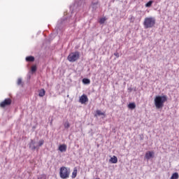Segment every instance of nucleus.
Wrapping results in <instances>:
<instances>
[{
	"label": "nucleus",
	"mask_w": 179,
	"mask_h": 179,
	"mask_svg": "<svg viewBox=\"0 0 179 179\" xmlns=\"http://www.w3.org/2000/svg\"><path fill=\"white\" fill-rule=\"evenodd\" d=\"M110 163L115 164V163L118 162V158H117V157L115 156H113V157L110 158Z\"/></svg>",
	"instance_id": "obj_13"
},
{
	"label": "nucleus",
	"mask_w": 179,
	"mask_h": 179,
	"mask_svg": "<svg viewBox=\"0 0 179 179\" xmlns=\"http://www.w3.org/2000/svg\"><path fill=\"white\" fill-rule=\"evenodd\" d=\"M26 61L27 62H34V57L33 56H29L26 57Z\"/></svg>",
	"instance_id": "obj_14"
},
{
	"label": "nucleus",
	"mask_w": 179,
	"mask_h": 179,
	"mask_svg": "<svg viewBox=\"0 0 179 179\" xmlns=\"http://www.w3.org/2000/svg\"><path fill=\"white\" fill-rule=\"evenodd\" d=\"M156 108H163L164 103L167 101V96H157L154 100Z\"/></svg>",
	"instance_id": "obj_1"
},
{
	"label": "nucleus",
	"mask_w": 179,
	"mask_h": 179,
	"mask_svg": "<svg viewBox=\"0 0 179 179\" xmlns=\"http://www.w3.org/2000/svg\"><path fill=\"white\" fill-rule=\"evenodd\" d=\"M97 115H104V113L101 112V110H96Z\"/></svg>",
	"instance_id": "obj_24"
},
{
	"label": "nucleus",
	"mask_w": 179,
	"mask_h": 179,
	"mask_svg": "<svg viewBox=\"0 0 179 179\" xmlns=\"http://www.w3.org/2000/svg\"><path fill=\"white\" fill-rule=\"evenodd\" d=\"M76 6H79V3H78V2L74 3L73 7V9H75L76 8Z\"/></svg>",
	"instance_id": "obj_28"
},
{
	"label": "nucleus",
	"mask_w": 179,
	"mask_h": 179,
	"mask_svg": "<svg viewBox=\"0 0 179 179\" xmlns=\"http://www.w3.org/2000/svg\"><path fill=\"white\" fill-rule=\"evenodd\" d=\"M80 2H83V0H80Z\"/></svg>",
	"instance_id": "obj_30"
},
{
	"label": "nucleus",
	"mask_w": 179,
	"mask_h": 179,
	"mask_svg": "<svg viewBox=\"0 0 179 179\" xmlns=\"http://www.w3.org/2000/svg\"><path fill=\"white\" fill-rule=\"evenodd\" d=\"M99 6L100 4L99 3V1L97 0L93 1L92 2L91 8L93 12H94V10H96Z\"/></svg>",
	"instance_id": "obj_7"
},
{
	"label": "nucleus",
	"mask_w": 179,
	"mask_h": 179,
	"mask_svg": "<svg viewBox=\"0 0 179 179\" xmlns=\"http://www.w3.org/2000/svg\"><path fill=\"white\" fill-rule=\"evenodd\" d=\"M179 178L178 173L176 172L173 174H172L171 179H178Z\"/></svg>",
	"instance_id": "obj_17"
},
{
	"label": "nucleus",
	"mask_w": 179,
	"mask_h": 179,
	"mask_svg": "<svg viewBox=\"0 0 179 179\" xmlns=\"http://www.w3.org/2000/svg\"><path fill=\"white\" fill-rule=\"evenodd\" d=\"M69 127H71V124H69V122H66L64 123V128H66V129H68V128H69Z\"/></svg>",
	"instance_id": "obj_22"
},
{
	"label": "nucleus",
	"mask_w": 179,
	"mask_h": 179,
	"mask_svg": "<svg viewBox=\"0 0 179 179\" xmlns=\"http://www.w3.org/2000/svg\"><path fill=\"white\" fill-rule=\"evenodd\" d=\"M178 154H179V150H178Z\"/></svg>",
	"instance_id": "obj_33"
},
{
	"label": "nucleus",
	"mask_w": 179,
	"mask_h": 179,
	"mask_svg": "<svg viewBox=\"0 0 179 179\" xmlns=\"http://www.w3.org/2000/svg\"><path fill=\"white\" fill-rule=\"evenodd\" d=\"M114 55H115V57H116L117 58H120V53H118V52H115L114 53Z\"/></svg>",
	"instance_id": "obj_29"
},
{
	"label": "nucleus",
	"mask_w": 179,
	"mask_h": 179,
	"mask_svg": "<svg viewBox=\"0 0 179 179\" xmlns=\"http://www.w3.org/2000/svg\"><path fill=\"white\" fill-rule=\"evenodd\" d=\"M156 24V18L154 17H148L144 19V29H152Z\"/></svg>",
	"instance_id": "obj_2"
},
{
	"label": "nucleus",
	"mask_w": 179,
	"mask_h": 179,
	"mask_svg": "<svg viewBox=\"0 0 179 179\" xmlns=\"http://www.w3.org/2000/svg\"><path fill=\"white\" fill-rule=\"evenodd\" d=\"M128 107L130 110H134V108H136V104H135V103H129Z\"/></svg>",
	"instance_id": "obj_15"
},
{
	"label": "nucleus",
	"mask_w": 179,
	"mask_h": 179,
	"mask_svg": "<svg viewBox=\"0 0 179 179\" xmlns=\"http://www.w3.org/2000/svg\"><path fill=\"white\" fill-rule=\"evenodd\" d=\"M67 97H69V95H67Z\"/></svg>",
	"instance_id": "obj_32"
},
{
	"label": "nucleus",
	"mask_w": 179,
	"mask_h": 179,
	"mask_svg": "<svg viewBox=\"0 0 179 179\" xmlns=\"http://www.w3.org/2000/svg\"><path fill=\"white\" fill-rule=\"evenodd\" d=\"M76 20H78L76 18V20L70 19L69 22L70 23V24H72V23H75V22H76Z\"/></svg>",
	"instance_id": "obj_27"
},
{
	"label": "nucleus",
	"mask_w": 179,
	"mask_h": 179,
	"mask_svg": "<svg viewBox=\"0 0 179 179\" xmlns=\"http://www.w3.org/2000/svg\"><path fill=\"white\" fill-rule=\"evenodd\" d=\"M10 104H12V100L9 98L6 99L4 101H3L1 103H0V107H1L2 108L6 107L7 106H10Z\"/></svg>",
	"instance_id": "obj_6"
},
{
	"label": "nucleus",
	"mask_w": 179,
	"mask_h": 179,
	"mask_svg": "<svg viewBox=\"0 0 179 179\" xmlns=\"http://www.w3.org/2000/svg\"><path fill=\"white\" fill-rule=\"evenodd\" d=\"M29 148L31 150H38V147L36 146V141L31 140V142L29 143Z\"/></svg>",
	"instance_id": "obj_9"
},
{
	"label": "nucleus",
	"mask_w": 179,
	"mask_h": 179,
	"mask_svg": "<svg viewBox=\"0 0 179 179\" xmlns=\"http://www.w3.org/2000/svg\"><path fill=\"white\" fill-rule=\"evenodd\" d=\"M152 3H153V1H150L145 4L146 8H150L152 6Z\"/></svg>",
	"instance_id": "obj_20"
},
{
	"label": "nucleus",
	"mask_w": 179,
	"mask_h": 179,
	"mask_svg": "<svg viewBox=\"0 0 179 179\" xmlns=\"http://www.w3.org/2000/svg\"><path fill=\"white\" fill-rule=\"evenodd\" d=\"M44 145V140L41 139L38 143V148H41L42 145Z\"/></svg>",
	"instance_id": "obj_19"
},
{
	"label": "nucleus",
	"mask_w": 179,
	"mask_h": 179,
	"mask_svg": "<svg viewBox=\"0 0 179 179\" xmlns=\"http://www.w3.org/2000/svg\"><path fill=\"white\" fill-rule=\"evenodd\" d=\"M80 57V54L79 53V52L76 51L70 53L67 57V59L69 62H76V61L79 59Z\"/></svg>",
	"instance_id": "obj_4"
},
{
	"label": "nucleus",
	"mask_w": 179,
	"mask_h": 179,
	"mask_svg": "<svg viewBox=\"0 0 179 179\" xmlns=\"http://www.w3.org/2000/svg\"><path fill=\"white\" fill-rule=\"evenodd\" d=\"M83 83L84 85H90V80L88 78H83Z\"/></svg>",
	"instance_id": "obj_16"
},
{
	"label": "nucleus",
	"mask_w": 179,
	"mask_h": 179,
	"mask_svg": "<svg viewBox=\"0 0 179 179\" xmlns=\"http://www.w3.org/2000/svg\"><path fill=\"white\" fill-rule=\"evenodd\" d=\"M76 176H78V169H74L72 173V178H76Z\"/></svg>",
	"instance_id": "obj_18"
},
{
	"label": "nucleus",
	"mask_w": 179,
	"mask_h": 179,
	"mask_svg": "<svg viewBox=\"0 0 179 179\" xmlns=\"http://www.w3.org/2000/svg\"><path fill=\"white\" fill-rule=\"evenodd\" d=\"M31 71L32 73L36 72V71H37V67L36 66H33L31 69Z\"/></svg>",
	"instance_id": "obj_23"
},
{
	"label": "nucleus",
	"mask_w": 179,
	"mask_h": 179,
	"mask_svg": "<svg viewBox=\"0 0 179 179\" xmlns=\"http://www.w3.org/2000/svg\"><path fill=\"white\" fill-rule=\"evenodd\" d=\"M17 85L18 86H20V85H22V78H18L17 79Z\"/></svg>",
	"instance_id": "obj_26"
},
{
	"label": "nucleus",
	"mask_w": 179,
	"mask_h": 179,
	"mask_svg": "<svg viewBox=\"0 0 179 179\" xmlns=\"http://www.w3.org/2000/svg\"><path fill=\"white\" fill-rule=\"evenodd\" d=\"M67 146L66 144H62L59 146V150L62 153H64V152H66Z\"/></svg>",
	"instance_id": "obj_11"
},
{
	"label": "nucleus",
	"mask_w": 179,
	"mask_h": 179,
	"mask_svg": "<svg viewBox=\"0 0 179 179\" xmlns=\"http://www.w3.org/2000/svg\"><path fill=\"white\" fill-rule=\"evenodd\" d=\"M89 101V99L86 94H83L80 97V103L81 104H85V103Z\"/></svg>",
	"instance_id": "obj_10"
},
{
	"label": "nucleus",
	"mask_w": 179,
	"mask_h": 179,
	"mask_svg": "<svg viewBox=\"0 0 179 179\" xmlns=\"http://www.w3.org/2000/svg\"><path fill=\"white\" fill-rule=\"evenodd\" d=\"M155 156V152L153 151H148L145 153V157L147 160H150Z\"/></svg>",
	"instance_id": "obj_8"
},
{
	"label": "nucleus",
	"mask_w": 179,
	"mask_h": 179,
	"mask_svg": "<svg viewBox=\"0 0 179 179\" xmlns=\"http://www.w3.org/2000/svg\"><path fill=\"white\" fill-rule=\"evenodd\" d=\"M71 174V169L66 168L65 166H62L59 169L60 178L67 179L69 178V175Z\"/></svg>",
	"instance_id": "obj_3"
},
{
	"label": "nucleus",
	"mask_w": 179,
	"mask_h": 179,
	"mask_svg": "<svg viewBox=\"0 0 179 179\" xmlns=\"http://www.w3.org/2000/svg\"><path fill=\"white\" fill-rule=\"evenodd\" d=\"M38 96L39 97H44V96H45V90L41 89V90H39Z\"/></svg>",
	"instance_id": "obj_12"
},
{
	"label": "nucleus",
	"mask_w": 179,
	"mask_h": 179,
	"mask_svg": "<svg viewBox=\"0 0 179 179\" xmlns=\"http://www.w3.org/2000/svg\"><path fill=\"white\" fill-rule=\"evenodd\" d=\"M132 89H130V92H131Z\"/></svg>",
	"instance_id": "obj_31"
},
{
	"label": "nucleus",
	"mask_w": 179,
	"mask_h": 179,
	"mask_svg": "<svg viewBox=\"0 0 179 179\" xmlns=\"http://www.w3.org/2000/svg\"><path fill=\"white\" fill-rule=\"evenodd\" d=\"M38 178V179H46L47 176L43 174V175H41Z\"/></svg>",
	"instance_id": "obj_25"
},
{
	"label": "nucleus",
	"mask_w": 179,
	"mask_h": 179,
	"mask_svg": "<svg viewBox=\"0 0 179 179\" xmlns=\"http://www.w3.org/2000/svg\"><path fill=\"white\" fill-rule=\"evenodd\" d=\"M105 22H106V17H102V18H101V19L99 20V23H100L101 24H103V23H105Z\"/></svg>",
	"instance_id": "obj_21"
},
{
	"label": "nucleus",
	"mask_w": 179,
	"mask_h": 179,
	"mask_svg": "<svg viewBox=\"0 0 179 179\" xmlns=\"http://www.w3.org/2000/svg\"><path fill=\"white\" fill-rule=\"evenodd\" d=\"M66 22H68V20H66L65 18L59 20V21L57 22V24L55 27V30L57 33L59 31H61V30H62V29H64V26H65V24H66Z\"/></svg>",
	"instance_id": "obj_5"
}]
</instances>
